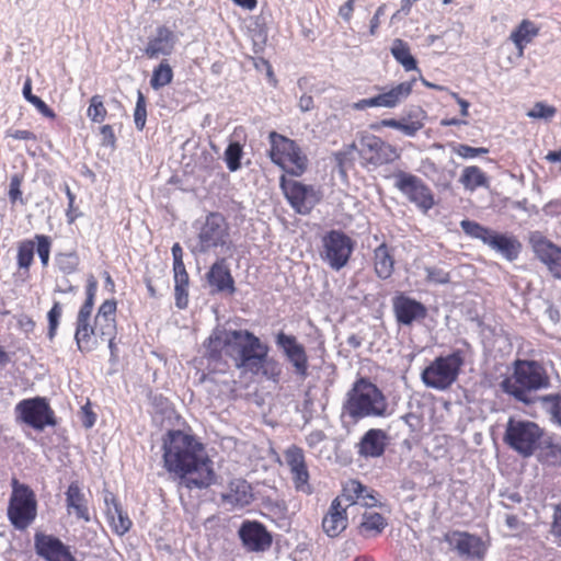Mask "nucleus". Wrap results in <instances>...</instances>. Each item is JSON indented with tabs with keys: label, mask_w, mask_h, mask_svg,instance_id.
I'll return each mask as SVG.
<instances>
[{
	"label": "nucleus",
	"mask_w": 561,
	"mask_h": 561,
	"mask_svg": "<svg viewBox=\"0 0 561 561\" xmlns=\"http://www.w3.org/2000/svg\"><path fill=\"white\" fill-rule=\"evenodd\" d=\"M207 356L219 359L222 354L234 360L238 368H245L277 382L282 373L279 364L267 358L268 347L247 330H227L217 325L205 342Z\"/></svg>",
	"instance_id": "obj_1"
},
{
	"label": "nucleus",
	"mask_w": 561,
	"mask_h": 561,
	"mask_svg": "<svg viewBox=\"0 0 561 561\" xmlns=\"http://www.w3.org/2000/svg\"><path fill=\"white\" fill-rule=\"evenodd\" d=\"M163 461L167 471L178 478L180 488L205 489L215 482L213 461L193 435L169 432L163 442Z\"/></svg>",
	"instance_id": "obj_2"
},
{
	"label": "nucleus",
	"mask_w": 561,
	"mask_h": 561,
	"mask_svg": "<svg viewBox=\"0 0 561 561\" xmlns=\"http://www.w3.org/2000/svg\"><path fill=\"white\" fill-rule=\"evenodd\" d=\"M502 389L520 402H533L530 392L547 389L550 386L549 376L545 367L535 360L517 359L514 363V373L502 381Z\"/></svg>",
	"instance_id": "obj_3"
},
{
	"label": "nucleus",
	"mask_w": 561,
	"mask_h": 561,
	"mask_svg": "<svg viewBox=\"0 0 561 561\" xmlns=\"http://www.w3.org/2000/svg\"><path fill=\"white\" fill-rule=\"evenodd\" d=\"M231 249L232 240L226 218L219 213H210L199 228L195 242L191 244L192 254H213L219 257L229 254Z\"/></svg>",
	"instance_id": "obj_4"
},
{
	"label": "nucleus",
	"mask_w": 561,
	"mask_h": 561,
	"mask_svg": "<svg viewBox=\"0 0 561 561\" xmlns=\"http://www.w3.org/2000/svg\"><path fill=\"white\" fill-rule=\"evenodd\" d=\"M388 403L382 392L370 381L360 378L347 393L346 413L354 420L386 416Z\"/></svg>",
	"instance_id": "obj_5"
},
{
	"label": "nucleus",
	"mask_w": 561,
	"mask_h": 561,
	"mask_svg": "<svg viewBox=\"0 0 561 561\" xmlns=\"http://www.w3.org/2000/svg\"><path fill=\"white\" fill-rule=\"evenodd\" d=\"M463 364L465 359L460 351L440 355L423 369L421 379L427 388L438 391L447 390L458 379Z\"/></svg>",
	"instance_id": "obj_6"
},
{
	"label": "nucleus",
	"mask_w": 561,
	"mask_h": 561,
	"mask_svg": "<svg viewBox=\"0 0 561 561\" xmlns=\"http://www.w3.org/2000/svg\"><path fill=\"white\" fill-rule=\"evenodd\" d=\"M268 138L273 163L294 176H299L307 170L308 158L295 140L276 131H271Z\"/></svg>",
	"instance_id": "obj_7"
},
{
	"label": "nucleus",
	"mask_w": 561,
	"mask_h": 561,
	"mask_svg": "<svg viewBox=\"0 0 561 561\" xmlns=\"http://www.w3.org/2000/svg\"><path fill=\"white\" fill-rule=\"evenodd\" d=\"M12 493L8 504V519L18 530H25L37 516V501L33 490L16 479L12 480Z\"/></svg>",
	"instance_id": "obj_8"
},
{
	"label": "nucleus",
	"mask_w": 561,
	"mask_h": 561,
	"mask_svg": "<svg viewBox=\"0 0 561 561\" xmlns=\"http://www.w3.org/2000/svg\"><path fill=\"white\" fill-rule=\"evenodd\" d=\"M543 430L535 422L510 417L505 427L504 442L523 457L531 456L538 448Z\"/></svg>",
	"instance_id": "obj_9"
},
{
	"label": "nucleus",
	"mask_w": 561,
	"mask_h": 561,
	"mask_svg": "<svg viewBox=\"0 0 561 561\" xmlns=\"http://www.w3.org/2000/svg\"><path fill=\"white\" fill-rule=\"evenodd\" d=\"M460 227L467 236L481 240L490 249L502 255L507 261L516 260L520 252V243L513 236L499 233L468 219L462 220L460 222Z\"/></svg>",
	"instance_id": "obj_10"
},
{
	"label": "nucleus",
	"mask_w": 561,
	"mask_h": 561,
	"mask_svg": "<svg viewBox=\"0 0 561 561\" xmlns=\"http://www.w3.org/2000/svg\"><path fill=\"white\" fill-rule=\"evenodd\" d=\"M355 241L341 230L327 232L321 240L320 257L332 270H342L350 261Z\"/></svg>",
	"instance_id": "obj_11"
},
{
	"label": "nucleus",
	"mask_w": 561,
	"mask_h": 561,
	"mask_svg": "<svg viewBox=\"0 0 561 561\" xmlns=\"http://www.w3.org/2000/svg\"><path fill=\"white\" fill-rule=\"evenodd\" d=\"M18 421L25 423L36 431L55 426V413L46 398L34 397L21 400L14 408Z\"/></svg>",
	"instance_id": "obj_12"
},
{
	"label": "nucleus",
	"mask_w": 561,
	"mask_h": 561,
	"mask_svg": "<svg viewBox=\"0 0 561 561\" xmlns=\"http://www.w3.org/2000/svg\"><path fill=\"white\" fill-rule=\"evenodd\" d=\"M394 186L415 204L423 213L434 206V196L430 187L417 176L399 171L394 174Z\"/></svg>",
	"instance_id": "obj_13"
},
{
	"label": "nucleus",
	"mask_w": 561,
	"mask_h": 561,
	"mask_svg": "<svg viewBox=\"0 0 561 561\" xmlns=\"http://www.w3.org/2000/svg\"><path fill=\"white\" fill-rule=\"evenodd\" d=\"M529 243L536 257L546 266L552 277L561 280V247L554 244L540 231L529 233Z\"/></svg>",
	"instance_id": "obj_14"
},
{
	"label": "nucleus",
	"mask_w": 561,
	"mask_h": 561,
	"mask_svg": "<svg viewBox=\"0 0 561 561\" xmlns=\"http://www.w3.org/2000/svg\"><path fill=\"white\" fill-rule=\"evenodd\" d=\"M360 158L368 164L382 165L400 158L397 149L375 135H365L359 140Z\"/></svg>",
	"instance_id": "obj_15"
},
{
	"label": "nucleus",
	"mask_w": 561,
	"mask_h": 561,
	"mask_svg": "<svg viewBox=\"0 0 561 561\" xmlns=\"http://www.w3.org/2000/svg\"><path fill=\"white\" fill-rule=\"evenodd\" d=\"M443 541L461 558L481 559L485 552L481 538L466 531H447L444 534Z\"/></svg>",
	"instance_id": "obj_16"
},
{
	"label": "nucleus",
	"mask_w": 561,
	"mask_h": 561,
	"mask_svg": "<svg viewBox=\"0 0 561 561\" xmlns=\"http://www.w3.org/2000/svg\"><path fill=\"white\" fill-rule=\"evenodd\" d=\"M275 343L293 365L295 374L301 379H306L308 376V356L305 346L297 341L295 335H288L282 331L276 334Z\"/></svg>",
	"instance_id": "obj_17"
},
{
	"label": "nucleus",
	"mask_w": 561,
	"mask_h": 561,
	"mask_svg": "<svg viewBox=\"0 0 561 561\" xmlns=\"http://www.w3.org/2000/svg\"><path fill=\"white\" fill-rule=\"evenodd\" d=\"M280 186L289 204L299 214H308L319 201L317 192L311 186L297 181H286L284 175L280 179Z\"/></svg>",
	"instance_id": "obj_18"
},
{
	"label": "nucleus",
	"mask_w": 561,
	"mask_h": 561,
	"mask_svg": "<svg viewBox=\"0 0 561 561\" xmlns=\"http://www.w3.org/2000/svg\"><path fill=\"white\" fill-rule=\"evenodd\" d=\"M34 548L37 556L45 561H75L70 548L53 535L36 533Z\"/></svg>",
	"instance_id": "obj_19"
},
{
	"label": "nucleus",
	"mask_w": 561,
	"mask_h": 561,
	"mask_svg": "<svg viewBox=\"0 0 561 561\" xmlns=\"http://www.w3.org/2000/svg\"><path fill=\"white\" fill-rule=\"evenodd\" d=\"M244 547L250 551H265L272 545V537L265 527L257 522H245L239 529Z\"/></svg>",
	"instance_id": "obj_20"
},
{
	"label": "nucleus",
	"mask_w": 561,
	"mask_h": 561,
	"mask_svg": "<svg viewBox=\"0 0 561 561\" xmlns=\"http://www.w3.org/2000/svg\"><path fill=\"white\" fill-rule=\"evenodd\" d=\"M206 280L211 293L233 294L234 280L224 256H219L206 273Z\"/></svg>",
	"instance_id": "obj_21"
},
{
	"label": "nucleus",
	"mask_w": 561,
	"mask_h": 561,
	"mask_svg": "<svg viewBox=\"0 0 561 561\" xmlns=\"http://www.w3.org/2000/svg\"><path fill=\"white\" fill-rule=\"evenodd\" d=\"M346 506L342 504V497H335L322 518V529L330 538L337 537L347 527Z\"/></svg>",
	"instance_id": "obj_22"
},
{
	"label": "nucleus",
	"mask_w": 561,
	"mask_h": 561,
	"mask_svg": "<svg viewBox=\"0 0 561 561\" xmlns=\"http://www.w3.org/2000/svg\"><path fill=\"white\" fill-rule=\"evenodd\" d=\"M103 500L105 504V515L112 529L119 536L125 535L133 525L127 513L123 511L112 492L104 491Z\"/></svg>",
	"instance_id": "obj_23"
},
{
	"label": "nucleus",
	"mask_w": 561,
	"mask_h": 561,
	"mask_svg": "<svg viewBox=\"0 0 561 561\" xmlns=\"http://www.w3.org/2000/svg\"><path fill=\"white\" fill-rule=\"evenodd\" d=\"M415 79L397 83L391 87L377 88L379 93L376 95L379 107L394 108L402 104L412 93Z\"/></svg>",
	"instance_id": "obj_24"
},
{
	"label": "nucleus",
	"mask_w": 561,
	"mask_h": 561,
	"mask_svg": "<svg viewBox=\"0 0 561 561\" xmlns=\"http://www.w3.org/2000/svg\"><path fill=\"white\" fill-rule=\"evenodd\" d=\"M393 311L397 321L404 325H410L426 316L424 305L404 295H400L393 299Z\"/></svg>",
	"instance_id": "obj_25"
},
{
	"label": "nucleus",
	"mask_w": 561,
	"mask_h": 561,
	"mask_svg": "<svg viewBox=\"0 0 561 561\" xmlns=\"http://www.w3.org/2000/svg\"><path fill=\"white\" fill-rule=\"evenodd\" d=\"M175 42L176 37L171 30L165 26L158 27L156 34L149 38L145 54L151 59L169 56L174 49Z\"/></svg>",
	"instance_id": "obj_26"
},
{
	"label": "nucleus",
	"mask_w": 561,
	"mask_h": 561,
	"mask_svg": "<svg viewBox=\"0 0 561 561\" xmlns=\"http://www.w3.org/2000/svg\"><path fill=\"white\" fill-rule=\"evenodd\" d=\"M387 438V433L382 430H368L357 445L358 454L363 457H380L385 451Z\"/></svg>",
	"instance_id": "obj_27"
},
{
	"label": "nucleus",
	"mask_w": 561,
	"mask_h": 561,
	"mask_svg": "<svg viewBox=\"0 0 561 561\" xmlns=\"http://www.w3.org/2000/svg\"><path fill=\"white\" fill-rule=\"evenodd\" d=\"M253 499L251 485L242 479H234L229 483L228 490L222 494V501L232 507H243Z\"/></svg>",
	"instance_id": "obj_28"
},
{
	"label": "nucleus",
	"mask_w": 561,
	"mask_h": 561,
	"mask_svg": "<svg viewBox=\"0 0 561 561\" xmlns=\"http://www.w3.org/2000/svg\"><path fill=\"white\" fill-rule=\"evenodd\" d=\"M66 502L69 513L73 511L77 518L83 519L85 522L90 520L89 510L85 505V497L78 483L72 482L68 486L66 492Z\"/></svg>",
	"instance_id": "obj_29"
},
{
	"label": "nucleus",
	"mask_w": 561,
	"mask_h": 561,
	"mask_svg": "<svg viewBox=\"0 0 561 561\" xmlns=\"http://www.w3.org/2000/svg\"><path fill=\"white\" fill-rule=\"evenodd\" d=\"M98 335L95 327L91 325L90 320L77 321L75 340L80 352H91L96 347Z\"/></svg>",
	"instance_id": "obj_30"
},
{
	"label": "nucleus",
	"mask_w": 561,
	"mask_h": 561,
	"mask_svg": "<svg viewBox=\"0 0 561 561\" xmlns=\"http://www.w3.org/2000/svg\"><path fill=\"white\" fill-rule=\"evenodd\" d=\"M374 265L377 276L381 279L389 278L393 273L394 259L386 243H381L374 251Z\"/></svg>",
	"instance_id": "obj_31"
},
{
	"label": "nucleus",
	"mask_w": 561,
	"mask_h": 561,
	"mask_svg": "<svg viewBox=\"0 0 561 561\" xmlns=\"http://www.w3.org/2000/svg\"><path fill=\"white\" fill-rule=\"evenodd\" d=\"M538 27L534 22L529 20H523L522 23L514 30L510 39L514 43L518 50V56L524 55V49L527 44H529L534 37L538 35Z\"/></svg>",
	"instance_id": "obj_32"
},
{
	"label": "nucleus",
	"mask_w": 561,
	"mask_h": 561,
	"mask_svg": "<svg viewBox=\"0 0 561 561\" xmlns=\"http://www.w3.org/2000/svg\"><path fill=\"white\" fill-rule=\"evenodd\" d=\"M459 182L467 191L470 192H473L479 187L489 186L486 174L477 165L466 167L462 170Z\"/></svg>",
	"instance_id": "obj_33"
},
{
	"label": "nucleus",
	"mask_w": 561,
	"mask_h": 561,
	"mask_svg": "<svg viewBox=\"0 0 561 561\" xmlns=\"http://www.w3.org/2000/svg\"><path fill=\"white\" fill-rule=\"evenodd\" d=\"M392 57L399 62L405 71L417 69L415 58L411 55L409 44L403 39L396 38L390 48Z\"/></svg>",
	"instance_id": "obj_34"
},
{
	"label": "nucleus",
	"mask_w": 561,
	"mask_h": 561,
	"mask_svg": "<svg viewBox=\"0 0 561 561\" xmlns=\"http://www.w3.org/2000/svg\"><path fill=\"white\" fill-rule=\"evenodd\" d=\"M387 526L386 518L376 512H365L359 524L360 533L365 536H377L383 531Z\"/></svg>",
	"instance_id": "obj_35"
},
{
	"label": "nucleus",
	"mask_w": 561,
	"mask_h": 561,
	"mask_svg": "<svg viewBox=\"0 0 561 561\" xmlns=\"http://www.w3.org/2000/svg\"><path fill=\"white\" fill-rule=\"evenodd\" d=\"M173 79V71L167 60H162L157 68L153 69L150 79V85L153 90H159L169 84Z\"/></svg>",
	"instance_id": "obj_36"
},
{
	"label": "nucleus",
	"mask_w": 561,
	"mask_h": 561,
	"mask_svg": "<svg viewBox=\"0 0 561 561\" xmlns=\"http://www.w3.org/2000/svg\"><path fill=\"white\" fill-rule=\"evenodd\" d=\"M543 409L550 416V421L561 426V393L547 394L540 398Z\"/></svg>",
	"instance_id": "obj_37"
},
{
	"label": "nucleus",
	"mask_w": 561,
	"mask_h": 561,
	"mask_svg": "<svg viewBox=\"0 0 561 561\" xmlns=\"http://www.w3.org/2000/svg\"><path fill=\"white\" fill-rule=\"evenodd\" d=\"M284 458L287 466L289 467L290 474L307 468L305 453L300 447L296 445L289 446L284 451Z\"/></svg>",
	"instance_id": "obj_38"
},
{
	"label": "nucleus",
	"mask_w": 561,
	"mask_h": 561,
	"mask_svg": "<svg viewBox=\"0 0 561 561\" xmlns=\"http://www.w3.org/2000/svg\"><path fill=\"white\" fill-rule=\"evenodd\" d=\"M366 492V485L357 480H350L343 486V492L339 497H342V504L350 506L359 503L360 494Z\"/></svg>",
	"instance_id": "obj_39"
},
{
	"label": "nucleus",
	"mask_w": 561,
	"mask_h": 561,
	"mask_svg": "<svg viewBox=\"0 0 561 561\" xmlns=\"http://www.w3.org/2000/svg\"><path fill=\"white\" fill-rule=\"evenodd\" d=\"M35 242L33 240H24L18 247V265L20 268L28 271L35 251Z\"/></svg>",
	"instance_id": "obj_40"
},
{
	"label": "nucleus",
	"mask_w": 561,
	"mask_h": 561,
	"mask_svg": "<svg viewBox=\"0 0 561 561\" xmlns=\"http://www.w3.org/2000/svg\"><path fill=\"white\" fill-rule=\"evenodd\" d=\"M94 327L96 330V335L102 341L105 339H114L116 334V323L115 319L102 318L95 316Z\"/></svg>",
	"instance_id": "obj_41"
},
{
	"label": "nucleus",
	"mask_w": 561,
	"mask_h": 561,
	"mask_svg": "<svg viewBox=\"0 0 561 561\" xmlns=\"http://www.w3.org/2000/svg\"><path fill=\"white\" fill-rule=\"evenodd\" d=\"M56 264L64 274H72L79 265V256L75 252L59 253L56 255Z\"/></svg>",
	"instance_id": "obj_42"
},
{
	"label": "nucleus",
	"mask_w": 561,
	"mask_h": 561,
	"mask_svg": "<svg viewBox=\"0 0 561 561\" xmlns=\"http://www.w3.org/2000/svg\"><path fill=\"white\" fill-rule=\"evenodd\" d=\"M241 157H242V147L240 146V144H238V142L229 144V146L227 147V149L225 151V161L227 163V168L231 172H236L237 170L240 169Z\"/></svg>",
	"instance_id": "obj_43"
},
{
	"label": "nucleus",
	"mask_w": 561,
	"mask_h": 561,
	"mask_svg": "<svg viewBox=\"0 0 561 561\" xmlns=\"http://www.w3.org/2000/svg\"><path fill=\"white\" fill-rule=\"evenodd\" d=\"M107 111L102 101V96L93 95L90 100V105L87 111L88 117L95 123H101L105 119Z\"/></svg>",
	"instance_id": "obj_44"
},
{
	"label": "nucleus",
	"mask_w": 561,
	"mask_h": 561,
	"mask_svg": "<svg viewBox=\"0 0 561 561\" xmlns=\"http://www.w3.org/2000/svg\"><path fill=\"white\" fill-rule=\"evenodd\" d=\"M308 467L291 474V480L297 492L304 494H311L313 492L312 485L309 483Z\"/></svg>",
	"instance_id": "obj_45"
},
{
	"label": "nucleus",
	"mask_w": 561,
	"mask_h": 561,
	"mask_svg": "<svg viewBox=\"0 0 561 561\" xmlns=\"http://www.w3.org/2000/svg\"><path fill=\"white\" fill-rule=\"evenodd\" d=\"M36 252L39 256L41 263L44 267L48 265L50 249H51V240L48 236L45 234H36Z\"/></svg>",
	"instance_id": "obj_46"
},
{
	"label": "nucleus",
	"mask_w": 561,
	"mask_h": 561,
	"mask_svg": "<svg viewBox=\"0 0 561 561\" xmlns=\"http://www.w3.org/2000/svg\"><path fill=\"white\" fill-rule=\"evenodd\" d=\"M147 119V108H146V99L145 95L138 91L137 93V102L136 107L134 112V122L136 125V128L138 130H142L146 125Z\"/></svg>",
	"instance_id": "obj_47"
},
{
	"label": "nucleus",
	"mask_w": 561,
	"mask_h": 561,
	"mask_svg": "<svg viewBox=\"0 0 561 561\" xmlns=\"http://www.w3.org/2000/svg\"><path fill=\"white\" fill-rule=\"evenodd\" d=\"M420 114L422 118H417V115H415L413 121L401 119L399 130L408 137H414L424 127L423 118L425 114L422 111Z\"/></svg>",
	"instance_id": "obj_48"
},
{
	"label": "nucleus",
	"mask_w": 561,
	"mask_h": 561,
	"mask_svg": "<svg viewBox=\"0 0 561 561\" xmlns=\"http://www.w3.org/2000/svg\"><path fill=\"white\" fill-rule=\"evenodd\" d=\"M542 459L549 466H560L561 445L556 443L548 444L542 451Z\"/></svg>",
	"instance_id": "obj_49"
},
{
	"label": "nucleus",
	"mask_w": 561,
	"mask_h": 561,
	"mask_svg": "<svg viewBox=\"0 0 561 561\" xmlns=\"http://www.w3.org/2000/svg\"><path fill=\"white\" fill-rule=\"evenodd\" d=\"M556 107L548 105L543 102H537L530 111L527 112V116L531 118H543L549 119L554 116Z\"/></svg>",
	"instance_id": "obj_50"
},
{
	"label": "nucleus",
	"mask_w": 561,
	"mask_h": 561,
	"mask_svg": "<svg viewBox=\"0 0 561 561\" xmlns=\"http://www.w3.org/2000/svg\"><path fill=\"white\" fill-rule=\"evenodd\" d=\"M62 314V308L59 302H55L51 309L48 311L47 318L49 322L48 327V337L53 340L56 335V331L59 324V319Z\"/></svg>",
	"instance_id": "obj_51"
},
{
	"label": "nucleus",
	"mask_w": 561,
	"mask_h": 561,
	"mask_svg": "<svg viewBox=\"0 0 561 561\" xmlns=\"http://www.w3.org/2000/svg\"><path fill=\"white\" fill-rule=\"evenodd\" d=\"M454 152L463 159H473L481 154L488 153L489 150L483 147L474 148L468 145L459 144L454 147Z\"/></svg>",
	"instance_id": "obj_52"
},
{
	"label": "nucleus",
	"mask_w": 561,
	"mask_h": 561,
	"mask_svg": "<svg viewBox=\"0 0 561 561\" xmlns=\"http://www.w3.org/2000/svg\"><path fill=\"white\" fill-rule=\"evenodd\" d=\"M426 278L428 282L435 284H446L449 282V274L443 268L438 267H426Z\"/></svg>",
	"instance_id": "obj_53"
},
{
	"label": "nucleus",
	"mask_w": 561,
	"mask_h": 561,
	"mask_svg": "<svg viewBox=\"0 0 561 561\" xmlns=\"http://www.w3.org/2000/svg\"><path fill=\"white\" fill-rule=\"evenodd\" d=\"M22 180V176L19 174H14L10 179L9 198L12 203L22 199V191L20 188Z\"/></svg>",
	"instance_id": "obj_54"
},
{
	"label": "nucleus",
	"mask_w": 561,
	"mask_h": 561,
	"mask_svg": "<svg viewBox=\"0 0 561 561\" xmlns=\"http://www.w3.org/2000/svg\"><path fill=\"white\" fill-rule=\"evenodd\" d=\"M551 535L559 546H561V506H556L553 520L551 524Z\"/></svg>",
	"instance_id": "obj_55"
},
{
	"label": "nucleus",
	"mask_w": 561,
	"mask_h": 561,
	"mask_svg": "<svg viewBox=\"0 0 561 561\" xmlns=\"http://www.w3.org/2000/svg\"><path fill=\"white\" fill-rule=\"evenodd\" d=\"M175 306L185 309L188 305V287L174 286Z\"/></svg>",
	"instance_id": "obj_56"
},
{
	"label": "nucleus",
	"mask_w": 561,
	"mask_h": 561,
	"mask_svg": "<svg viewBox=\"0 0 561 561\" xmlns=\"http://www.w3.org/2000/svg\"><path fill=\"white\" fill-rule=\"evenodd\" d=\"M116 301L113 299L105 300L99 308L96 316L102 318L115 319Z\"/></svg>",
	"instance_id": "obj_57"
},
{
	"label": "nucleus",
	"mask_w": 561,
	"mask_h": 561,
	"mask_svg": "<svg viewBox=\"0 0 561 561\" xmlns=\"http://www.w3.org/2000/svg\"><path fill=\"white\" fill-rule=\"evenodd\" d=\"M173 278H174V286H181V287L190 286V277H188L185 266L173 268Z\"/></svg>",
	"instance_id": "obj_58"
},
{
	"label": "nucleus",
	"mask_w": 561,
	"mask_h": 561,
	"mask_svg": "<svg viewBox=\"0 0 561 561\" xmlns=\"http://www.w3.org/2000/svg\"><path fill=\"white\" fill-rule=\"evenodd\" d=\"M31 104H33L36 110L43 114L44 116L46 117H55V113L53 112V110H50L48 107V105L38 96H34V98H31L30 101H28Z\"/></svg>",
	"instance_id": "obj_59"
},
{
	"label": "nucleus",
	"mask_w": 561,
	"mask_h": 561,
	"mask_svg": "<svg viewBox=\"0 0 561 561\" xmlns=\"http://www.w3.org/2000/svg\"><path fill=\"white\" fill-rule=\"evenodd\" d=\"M359 503L366 507H374L378 504L377 493L366 486V492L360 494Z\"/></svg>",
	"instance_id": "obj_60"
},
{
	"label": "nucleus",
	"mask_w": 561,
	"mask_h": 561,
	"mask_svg": "<svg viewBox=\"0 0 561 561\" xmlns=\"http://www.w3.org/2000/svg\"><path fill=\"white\" fill-rule=\"evenodd\" d=\"M7 137H11L18 140H36L35 134L25 129H10L7 131Z\"/></svg>",
	"instance_id": "obj_61"
},
{
	"label": "nucleus",
	"mask_w": 561,
	"mask_h": 561,
	"mask_svg": "<svg viewBox=\"0 0 561 561\" xmlns=\"http://www.w3.org/2000/svg\"><path fill=\"white\" fill-rule=\"evenodd\" d=\"M102 144L104 146L113 147L115 144V135L112 126L104 125L101 127Z\"/></svg>",
	"instance_id": "obj_62"
},
{
	"label": "nucleus",
	"mask_w": 561,
	"mask_h": 561,
	"mask_svg": "<svg viewBox=\"0 0 561 561\" xmlns=\"http://www.w3.org/2000/svg\"><path fill=\"white\" fill-rule=\"evenodd\" d=\"M172 257H173V268H176V267H184V262H183V249L182 247L180 245V243H174L172 245Z\"/></svg>",
	"instance_id": "obj_63"
},
{
	"label": "nucleus",
	"mask_w": 561,
	"mask_h": 561,
	"mask_svg": "<svg viewBox=\"0 0 561 561\" xmlns=\"http://www.w3.org/2000/svg\"><path fill=\"white\" fill-rule=\"evenodd\" d=\"M325 438V435L322 431H312L309 433L306 437V442L309 447H316L318 444H320Z\"/></svg>",
	"instance_id": "obj_64"
}]
</instances>
